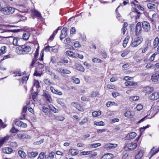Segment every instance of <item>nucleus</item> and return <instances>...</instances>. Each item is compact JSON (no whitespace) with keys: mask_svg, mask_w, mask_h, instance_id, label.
Instances as JSON below:
<instances>
[{"mask_svg":"<svg viewBox=\"0 0 159 159\" xmlns=\"http://www.w3.org/2000/svg\"><path fill=\"white\" fill-rule=\"evenodd\" d=\"M44 82L45 83V84L47 85H50L52 84V82L50 81V80L48 79H46L44 80Z\"/></svg>","mask_w":159,"mask_h":159,"instance_id":"4d7b16f0","label":"nucleus"},{"mask_svg":"<svg viewBox=\"0 0 159 159\" xmlns=\"http://www.w3.org/2000/svg\"><path fill=\"white\" fill-rule=\"evenodd\" d=\"M147 6L148 9L152 10H154L157 9V4L156 3H148L147 4Z\"/></svg>","mask_w":159,"mask_h":159,"instance_id":"4468645a","label":"nucleus"},{"mask_svg":"<svg viewBox=\"0 0 159 159\" xmlns=\"http://www.w3.org/2000/svg\"><path fill=\"white\" fill-rule=\"evenodd\" d=\"M150 126V125H148L147 126L143 127H141L140 128V136L142 134V133L147 128H149Z\"/></svg>","mask_w":159,"mask_h":159,"instance_id":"09e8293b","label":"nucleus"},{"mask_svg":"<svg viewBox=\"0 0 159 159\" xmlns=\"http://www.w3.org/2000/svg\"><path fill=\"white\" fill-rule=\"evenodd\" d=\"M88 121V118L85 117L84 118L79 122V124L80 125H83L86 123Z\"/></svg>","mask_w":159,"mask_h":159,"instance_id":"c03bdc74","label":"nucleus"},{"mask_svg":"<svg viewBox=\"0 0 159 159\" xmlns=\"http://www.w3.org/2000/svg\"><path fill=\"white\" fill-rule=\"evenodd\" d=\"M157 19V16L156 14H154L152 15V18L150 19V21L153 23H155Z\"/></svg>","mask_w":159,"mask_h":159,"instance_id":"7c9ffc66","label":"nucleus"},{"mask_svg":"<svg viewBox=\"0 0 159 159\" xmlns=\"http://www.w3.org/2000/svg\"><path fill=\"white\" fill-rule=\"evenodd\" d=\"M149 98L152 100H156L159 98V92H156L151 94Z\"/></svg>","mask_w":159,"mask_h":159,"instance_id":"9d476101","label":"nucleus"},{"mask_svg":"<svg viewBox=\"0 0 159 159\" xmlns=\"http://www.w3.org/2000/svg\"><path fill=\"white\" fill-rule=\"evenodd\" d=\"M141 23L140 22H138L135 26V33L136 35L140 34L142 31Z\"/></svg>","mask_w":159,"mask_h":159,"instance_id":"1a4fd4ad","label":"nucleus"},{"mask_svg":"<svg viewBox=\"0 0 159 159\" xmlns=\"http://www.w3.org/2000/svg\"><path fill=\"white\" fill-rule=\"evenodd\" d=\"M20 39L17 37H14L13 38V44L15 46H17L18 44V42Z\"/></svg>","mask_w":159,"mask_h":159,"instance_id":"a18cd8bd","label":"nucleus"},{"mask_svg":"<svg viewBox=\"0 0 159 159\" xmlns=\"http://www.w3.org/2000/svg\"><path fill=\"white\" fill-rule=\"evenodd\" d=\"M159 107L158 106H155L152 107L149 111V115L145 116L140 120L137 123H140L144 121L145 119L147 118H151L153 117L158 112Z\"/></svg>","mask_w":159,"mask_h":159,"instance_id":"f03ea898","label":"nucleus"},{"mask_svg":"<svg viewBox=\"0 0 159 159\" xmlns=\"http://www.w3.org/2000/svg\"><path fill=\"white\" fill-rule=\"evenodd\" d=\"M25 73V71H24V72H22L21 71H20L18 72H16L15 73V75L14 76H21L23 75Z\"/></svg>","mask_w":159,"mask_h":159,"instance_id":"864d4df0","label":"nucleus"},{"mask_svg":"<svg viewBox=\"0 0 159 159\" xmlns=\"http://www.w3.org/2000/svg\"><path fill=\"white\" fill-rule=\"evenodd\" d=\"M67 30V29L66 27L63 28L61 30V34L60 36V39L61 40H62L66 36Z\"/></svg>","mask_w":159,"mask_h":159,"instance_id":"ddd939ff","label":"nucleus"},{"mask_svg":"<svg viewBox=\"0 0 159 159\" xmlns=\"http://www.w3.org/2000/svg\"><path fill=\"white\" fill-rule=\"evenodd\" d=\"M101 114V112L100 111H95L92 113V116L93 117H96L100 116Z\"/></svg>","mask_w":159,"mask_h":159,"instance_id":"c9c22d12","label":"nucleus"},{"mask_svg":"<svg viewBox=\"0 0 159 159\" xmlns=\"http://www.w3.org/2000/svg\"><path fill=\"white\" fill-rule=\"evenodd\" d=\"M57 102L59 104L61 105L63 108L65 107V104L62 101L61 99L59 98L57 100Z\"/></svg>","mask_w":159,"mask_h":159,"instance_id":"ea45409f","label":"nucleus"},{"mask_svg":"<svg viewBox=\"0 0 159 159\" xmlns=\"http://www.w3.org/2000/svg\"><path fill=\"white\" fill-rule=\"evenodd\" d=\"M94 124L97 126H104L105 125V123L102 121L99 122L94 121Z\"/></svg>","mask_w":159,"mask_h":159,"instance_id":"a19ab883","label":"nucleus"},{"mask_svg":"<svg viewBox=\"0 0 159 159\" xmlns=\"http://www.w3.org/2000/svg\"><path fill=\"white\" fill-rule=\"evenodd\" d=\"M30 36V34L28 32H25L23 34L22 37L24 40H27L28 39Z\"/></svg>","mask_w":159,"mask_h":159,"instance_id":"cd10ccee","label":"nucleus"},{"mask_svg":"<svg viewBox=\"0 0 159 159\" xmlns=\"http://www.w3.org/2000/svg\"><path fill=\"white\" fill-rule=\"evenodd\" d=\"M18 153L20 156L23 158H25L26 156V154L24 152L22 148L20 149L19 150Z\"/></svg>","mask_w":159,"mask_h":159,"instance_id":"5701e85b","label":"nucleus"},{"mask_svg":"<svg viewBox=\"0 0 159 159\" xmlns=\"http://www.w3.org/2000/svg\"><path fill=\"white\" fill-rule=\"evenodd\" d=\"M129 51H126L121 54V56L122 57H125L129 53Z\"/></svg>","mask_w":159,"mask_h":159,"instance_id":"338daca9","label":"nucleus"},{"mask_svg":"<svg viewBox=\"0 0 159 159\" xmlns=\"http://www.w3.org/2000/svg\"><path fill=\"white\" fill-rule=\"evenodd\" d=\"M106 105L107 107H110L111 106L113 105L117 106L118 104L117 103L113 102H109L107 103Z\"/></svg>","mask_w":159,"mask_h":159,"instance_id":"79ce46f5","label":"nucleus"},{"mask_svg":"<svg viewBox=\"0 0 159 159\" xmlns=\"http://www.w3.org/2000/svg\"><path fill=\"white\" fill-rule=\"evenodd\" d=\"M66 54L72 58H76L77 57V55L74 52L70 51H67L66 52Z\"/></svg>","mask_w":159,"mask_h":159,"instance_id":"6ab92c4d","label":"nucleus"},{"mask_svg":"<svg viewBox=\"0 0 159 159\" xmlns=\"http://www.w3.org/2000/svg\"><path fill=\"white\" fill-rule=\"evenodd\" d=\"M57 71L62 76H64L65 74H69L71 73L70 71L69 70L66 68H57Z\"/></svg>","mask_w":159,"mask_h":159,"instance_id":"0eeeda50","label":"nucleus"},{"mask_svg":"<svg viewBox=\"0 0 159 159\" xmlns=\"http://www.w3.org/2000/svg\"><path fill=\"white\" fill-rule=\"evenodd\" d=\"M44 152H41L39 154L37 159H43L44 158Z\"/></svg>","mask_w":159,"mask_h":159,"instance_id":"052dcab7","label":"nucleus"},{"mask_svg":"<svg viewBox=\"0 0 159 159\" xmlns=\"http://www.w3.org/2000/svg\"><path fill=\"white\" fill-rule=\"evenodd\" d=\"M101 145V144L99 143H96L90 144L89 145V147L90 148H97Z\"/></svg>","mask_w":159,"mask_h":159,"instance_id":"f704fd0d","label":"nucleus"},{"mask_svg":"<svg viewBox=\"0 0 159 159\" xmlns=\"http://www.w3.org/2000/svg\"><path fill=\"white\" fill-rule=\"evenodd\" d=\"M92 152L91 151H83L81 152V154L83 155H87Z\"/></svg>","mask_w":159,"mask_h":159,"instance_id":"e2e57ef3","label":"nucleus"},{"mask_svg":"<svg viewBox=\"0 0 159 159\" xmlns=\"http://www.w3.org/2000/svg\"><path fill=\"white\" fill-rule=\"evenodd\" d=\"M55 153L54 152H52L49 154V157L50 159H53L54 157Z\"/></svg>","mask_w":159,"mask_h":159,"instance_id":"774afa93","label":"nucleus"},{"mask_svg":"<svg viewBox=\"0 0 159 159\" xmlns=\"http://www.w3.org/2000/svg\"><path fill=\"white\" fill-rule=\"evenodd\" d=\"M43 111L44 112L45 114L47 116H49L50 114V111L49 108L45 107V106H43V109H42Z\"/></svg>","mask_w":159,"mask_h":159,"instance_id":"c85d7f7f","label":"nucleus"},{"mask_svg":"<svg viewBox=\"0 0 159 159\" xmlns=\"http://www.w3.org/2000/svg\"><path fill=\"white\" fill-rule=\"evenodd\" d=\"M143 40V38L140 36L136 38L132 39L130 45L133 47H136L142 43Z\"/></svg>","mask_w":159,"mask_h":159,"instance_id":"39448f33","label":"nucleus"},{"mask_svg":"<svg viewBox=\"0 0 159 159\" xmlns=\"http://www.w3.org/2000/svg\"><path fill=\"white\" fill-rule=\"evenodd\" d=\"M15 26L13 25H0V30H3V32H1V33L3 32H18L20 31L19 29H13L7 30V29L9 28V27H14Z\"/></svg>","mask_w":159,"mask_h":159,"instance_id":"7ed1b4c3","label":"nucleus"},{"mask_svg":"<svg viewBox=\"0 0 159 159\" xmlns=\"http://www.w3.org/2000/svg\"><path fill=\"white\" fill-rule=\"evenodd\" d=\"M79 152L78 150L75 149H71L69 150V153L72 156L76 155L79 153Z\"/></svg>","mask_w":159,"mask_h":159,"instance_id":"aec40b11","label":"nucleus"},{"mask_svg":"<svg viewBox=\"0 0 159 159\" xmlns=\"http://www.w3.org/2000/svg\"><path fill=\"white\" fill-rule=\"evenodd\" d=\"M76 69L77 70L81 71L84 72V69L82 66L77 64L76 66Z\"/></svg>","mask_w":159,"mask_h":159,"instance_id":"3c124183","label":"nucleus"},{"mask_svg":"<svg viewBox=\"0 0 159 159\" xmlns=\"http://www.w3.org/2000/svg\"><path fill=\"white\" fill-rule=\"evenodd\" d=\"M54 119L58 121H62L65 119V117L62 116H54Z\"/></svg>","mask_w":159,"mask_h":159,"instance_id":"473e14b6","label":"nucleus"},{"mask_svg":"<svg viewBox=\"0 0 159 159\" xmlns=\"http://www.w3.org/2000/svg\"><path fill=\"white\" fill-rule=\"evenodd\" d=\"M15 8L9 7H2L0 10L1 12L4 15H9L13 13L15 11Z\"/></svg>","mask_w":159,"mask_h":159,"instance_id":"20e7f679","label":"nucleus"},{"mask_svg":"<svg viewBox=\"0 0 159 159\" xmlns=\"http://www.w3.org/2000/svg\"><path fill=\"white\" fill-rule=\"evenodd\" d=\"M18 137L21 139L24 138H30V137L27 135H26L22 134H18L17 135Z\"/></svg>","mask_w":159,"mask_h":159,"instance_id":"37998d69","label":"nucleus"},{"mask_svg":"<svg viewBox=\"0 0 159 159\" xmlns=\"http://www.w3.org/2000/svg\"><path fill=\"white\" fill-rule=\"evenodd\" d=\"M128 24L126 22H125L123 25L122 30V33L124 34L125 33V32L127 30V26Z\"/></svg>","mask_w":159,"mask_h":159,"instance_id":"de8ad7c7","label":"nucleus"},{"mask_svg":"<svg viewBox=\"0 0 159 159\" xmlns=\"http://www.w3.org/2000/svg\"><path fill=\"white\" fill-rule=\"evenodd\" d=\"M153 90V88L152 87H146L144 88V91L147 94L150 93Z\"/></svg>","mask_w":159,"mask_h":159,"instance_id":"a878e982","label":"nucleus"},{"mask_svg":"<svg viewBox=\"0 0 159 159\" xmlns=\"http://www.w3.org/2000/svg\"><path fill=\"white\" fill-rule=\"evenodd\" d=\"M113 157L112 154L108 153L103 156L100 159H112Z\"/></svg>","mask_w":159,"mask_h":159,"instance_id":"a211bd4d","label":"nucleus"},{"mask_svg":"<svg viewBox=\"0 0 159 159\" xmlns=\"http://www.w3.org/2000/svg\"><path fill=\"white\" fill-rule=\"evenodd\" d=\"M143 108V106L142 105L140 104H139L136 107V108L137 110L139 111H140V110H141Z\"/></svg>","mask_w":159,"mask_h":159,"instance_id":"69168bd1","label":"nucleus"},{"mask_svg":"<svg viewBox=\"0 0 159 159\" xmlns=\"http://www.w3.org/2000/svg\"><path fill=\"white\" fill-rule=\"evenodd\" d=\"M144 154L143 151L140 150L135 156L136 159H141Z\"/></svg>","mask_w":159,"mask_h":159,"instance_id":"393cba45","label":"nucleus"},{"mask_svg":"<svg viewBox=\"0 0 159 159\" xmlns=\"http://www.w3.org/2000/svg\"><path fill=\"white\" fill-rule=\"evenodd\" d=\"M43 96L45 98L46 100L49 103H51L52 100L51 95L48 93L45 92L43 93Z\"/></svg>","mask_w":159,"mask_h":159,"instance_id":"2eb2a0df","label":"nucleus"},{"mask_svg":"<svg viewBox=\"0 0 159 159\" xmlns=\"http://www.w3.org/2000/svg\"><path fill=\"white\" fill-rule=\"evenodd\" d=\"M6 48L7 47L5 46H3L1 47L0 49V55H3L6 52Z\"/></svg>","mask_w":159,"mask_h":159,"instance_id":"72a5a7b5","label":"nucleus"},{"mask_svg":"<svg viewBox=\"0 0 159 159\" xmlns=\"http://www.w3.org/2000/svg\"><path fill=\"white\" fill-rule=\"evenodd\" d=\"M38 152H32L28 153V156L31 158H33L35 157L38 154Z\"/></svg>","mask_w":159,"mask_h":159,"instance_id":"b1692460","label":"nucleus"},{"mask_svg":"<svg viewBox=\"0 0 159 159\" xmlns=\"http://www.w3.org/2000/svg\"><path fill=\"white\" fill-rule=\"evenodd\" d=\"M142 27L145 31L149 32L150 29V25L149 23L146 21H143L142 23Z\"/></svg>","mask_w":159,"mask_h":159,"instance_id":"6e6552de","label":"nucleus"},{"mask_svg":"<svg viewBox=\"0 0 159 159\" xmlns=\"http://www.w3.org/2000/svg\"><path fill=\"white\" fill-rule=\"evenodd\" d=\"M129 36H127L126 37L124 40L123 41V46L124 48L126 47L127 44L129 41Z\"/></svg>","mask_w":159,"mask_h":159,"instance_id":"e433bc0d","label":"nucleus"},{"mask_svg":"<svg viewBox=\"0 0 159 159\" xmlns=\"http://www.w3.org/2000/svg\"><path fill=\"white\" fill-rule=\"evenodd\" d=\"M148 47L147 45H144L142 48V52L143 53H145L147 50Z\"/></svg>","mask_w":159,"mask_h":159,"instance_id":"bf43d9fd","label":"nucleus"},{"mask_svg":"<svg viewBox=\"0 0 159 159\" xmlns=\"http://www.w3.org/2000/svg\"><path fill=\"white\" fill-rule=\"evenodd\" d=\"M125 84L126 86H134L136 85L137 84V83L130 81L125 82Z\"/></svg>","mask_w":159,"mask_h":159,"instance_id":"c756f323","label":"nucleus"},{"mask_svg":"<svg viewBox=\"0 0 159 159\" xmlns=\"http://www.w3.org/2000/svg\"><path fill=\"white\" fill-rule=\"evenodd\" d=\"M125 116L127 117H129L133 116V114L132 113V112L130 111H127L124 113Z\"/></svg>","mask_w":159,"mask_h":159,"instance_id":"4c0bfd02","label":"nucleus"},{"mask_svg":"<svg viewBox=\"0 0 159 159\" xmlns=\"http://www.w3.org/2000/svg\"><path fill=\"white\" fill-rule=\"evenodd\" d=\"M12 150L11 148H5L4 149H3L2 152L4 153L7 154L11 153L12 152Z\"/></svg>","mask_w":159,"mask_h":159,"instance_id":"2f4dec72","label":"nucleus"},{"mask_svg":"<svg viewBox=\"0 0 159 159\" xmlns=\"http://www.w3.org/2000/svg\"><path fill=\"white\" fill-rule=\"evenodd\" d=\"M9 136L8 135L0 139V146H2L5 142H6L9 139Z\"/></svg>","mask_w":159,"mask_h":159,"instance_id":"4be33fe9","label":"nucleus"},{"mask_svg":"<svg viewBox=\"0 0 159 159\" xmlns=\"http://www.w3.org/2000/svg\"><path fill=\"white\" fill-rule=\"evenodd\" d=\"M139 99V97L138 96H134L130 97L129 99L131 101H136Z\"/></svg>","mask_w":159,"mask_h":159,"instance_id":"6e6d98bb","label":"nucleus"},{"mask_svg":"<svg viewBox=\"0 0 159 159\" xmlns=\"http://www.w3.org/2000/svg\"><path fill=\"white\" fill-rule=\"evenodd\" d=\"M50 89L51 92L54 94L59 95H62V93L61 91L55 89L53 87H50Z\"/></svg>","mask_w":159,"mask_h":159,"instance_id":"f3484780","label":"nucleus"},{"mask_svg":"<svg viewBox=\"0 0 159 159\" xmlns=\"http://www.w3.org/2000/svg\"><path fill=\"white\" fill-rule=\"evenodd\" d=\"M138 12L136 9H135L134 11L130 12V15L132 19L134 18L135 16L137 14Z\"/></svg>","mask_w":159,"mask_h":159,"instance_id":"8fccbe9b","label":"nucleus"},{"mask_svg":"<svg viewBox=\"0 0 159 159\" xmlns=\"http://www.w3.org/2000/svg\"><path fill=\"white\" fill-rule=\"evenodd\" d=\"M159 151V148H156L155 147H153L151 149L149 153V155L150 156V157H152L154 155H155Z\"/></svg>","mask_w":159,"mask_h":159,"instance_id":"9b49d317","label":"nucleus"},{"mask_svg":"<svg viewBox=\"0 0 159 159\" xmlns=\"http://www.w3.org/2000/svg\"><path fill=\"white\" fill-rule=\"evenodd\" d=\"M34 86H35L37 88H38L39 87V83L38 80H34Z\"/></svg>","mask_w":159,"mask_h":159,"instance_id":"0e129e2a","label":"nucleus"},{"mask_svg":"<svg viewBox=\"0 0 159 159\" xmlns=\"http://www.w3.org/2000/svg\"><path fill=\"white\" fill-rule=\"evenodd\" d=\"M92 60H93V61L94 63H101L102 62V61L101 59H100L99 58H93Z\"/></svg>","mask_w":159,"mask_h":159,"instance_id":"13d9d810","label":"nucleus"},{"mask_svg":"<svg viewBox=\"0 0 159 159\" xmlns=\"http://www.w3.org/2000/svg\"><path fill=\"white\" fill-rule=\"evenodd\" d=\"M49 109L52 111L53 112L55 113H58V110L55 108L52 105L49 106Z\"/></svg>","mask_w":159,"mask_h":159,"instance_id":"49530a36","label":"nucleus"},{"mask_svg":"<svg viewBox=\"0 0 159 159\" xmlns=\"http://www.w3.org/2000/svg\"><path fill=\"white\" fill-rule=\"evenodd\" d=\"M117 146L116 144L108 143L105 144L104 148L107 149H112L115 148Z\"/></svg>","mask_w":159,"mask_h":159,"instance_id":"f8f14e48","label":"nucleus"},{"mask_svg":"<svg viewBox=\"0 0 159 159\" xmlns=\"http://www.w3.org/2000/svg\"><path fill=\"white\" fill-rule=\"evenodd\" d=\"M140 13L139 12H138L137 13V14L135 16L134 18L135 19V21L137 22L138 21V20L139 19L140 17Z\"/></svg>","mask_w":159,"mask_h":159,"instance_id":"680f3d73","label":"nucleus"},{"mask_svg":"<svg viewBox=\"0 0 159 159\" xmlns=\"http://www.w3.org/2000/svg\"><path fill=\"white\" fill-rule=\"evenodd\" d=\"M73 45L75 48H79L81 47V45L80 44L79 42L78 41L74 42Z\"/></svg>","mask_w":159,"mask_h":159,"instance_id":"5fc2aeb1","label":"nucleus"},{"mask_svg":"<svg viewBox=\"0 0 159 159\" xmlns=\"http://www.w3.org/2000/svg\"><path fill=\"white\" fill-rule=\"evenodd\" d=\"M136 143L131 142L126 144L124 147V149L126 151L132 150L135 149L137 147Z\"/></svg>","mask_w":159,"mask_h":159,"instance_id":"423d86ee","label":"nucleus"},{"mask_svg":"<svg viewBox=\"0 0 159 159\" xmlns=\"http://www.w3.org/2000/svg\"><path fill=\"white\" fill-rule=\"evenodd\" d=\"M71 79L73 82L76 84H79L80 83V80L78 78L72 77Z\"/></svg>","mask_w":159,"mask_h":159,"instance_id":"603ef678","label":"nucleus"},{"mask_svg":"<svg viewBox=\"0 0 159 159\" xmlns=\"http://www.w3.org/2000/svg\"><path fill=\"white\" fill-rule=\"evenodd\" d=\"M136 136V134L135 132H132L128 134L125 137V139L129 140L133 139Z\"/></svg>","mask_w":159,"mask_h":159,"instance_id":"dca6fc26","label":"nucleus"},{"mask_svg":"<svg viewBox=\"0 0 159 159\" xmlns=\"http://www.w3.org/2000/svg\"><path fill=\"white\" fill-rule=\"evenodd\" d=\"M31 50V48L30 46L23 45L17 47L16 52L19 54H25L30 52Z\"/></svg>","mask_w":159,"mask_h":159,"instance_id":"f257e3e1","label":"nucleus"},{"mask_svg":"<svg viewBox=\"0 0 159 159\" xmlns=\"http://www.w3.org/2000/svg\"><path fill=\"white\" fill-rule=\"evenodd\" d=\"M151 79L154 82H157L159 81V78L155 74H153L151 77Z\"/></svg>","mask_w":159,"mask_h":159,"instance_id":"bb28decb","label":"nucleus"},{"mask_svg":"<svg viewBox=\"0 0 159 159\" xmlns=\"http://www.w3.org/2000/svg\"><path fill=\"white\" fill-rule=\"evenodd\" d=\"M159 43V39L158 37L156 38L154 40L153 45L154 47H156L158 44Z\"/></svg>","mask_w":159,"mask_h":159,"instance_id":"58836bf2","label":"nucleus"},{"mask_svg":"<svg viewBox=\"0 0 159 159\" xmlns=\"http://www.w3.org/2000/svg\"><path fill=\"white\" fill-rule=\"evenodd\" d=\"M31 12L32 14L38 18L41 17V15L40 12L36 10H31Z\"/></svg>","mask_w":159,"mask_h":159,"instance_id":"412c9836","label":"nucleus"}]
</instances>
